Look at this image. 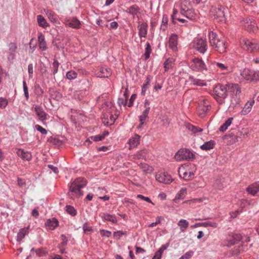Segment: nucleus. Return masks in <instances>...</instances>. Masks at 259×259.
<instances>
[{
	"mask_svg": "<svg viewBox=\"0 0 259 259\" xmlns=\"http://www.w3.org/2000/svg\"><path fill=\"white\" fill-rule=\"evenodd\" d=\"M209 38L210 45L214 51L220 54L226 52L227 45L224 37H219L216 33L211 31L209 33Z\"/></svg>",
	"mask_w": 259,
	"mask_h": 259,
	"instance_id": "obj_1",
	"label": "nucleus"
},
{
	"mask_svg": "<svg viewBox=\"0 0 259 259\" xmlns=\"http://www.w3.org/2000/svg\"><path fill=\"white\" fill-rule=\"evenodd\" d=\"M87 180L81 177L76 179L69 186V192L71 194L78 197H80L83 195V192L81 189L85 187L87 185Z\"/></svg>",
	"mask_w": 259,
	"mask_h": 259,
	"instance_id": "obj_2",
	"label": "nucleus"
},
{
	"mask_svg": "<svg viewBox=\"0 0 259 259\" xmlns=\"http://www.w3.org/2000/svg\"><path fill=\"white\" fill-rule=\"evenodd\" d=\"M227 87L221 84H217L213 89L214 97L220 104L224 103V99L228 96Z\"/></svg>",
	"mask_w": 259,
	"mask_h": 259,
	"instance_id": "obj_3",
	"label": "nucleus"
},
{
	"mask_svg": "<svg viewBox=\"0 0 259 259\" xmlns=\"http://www.w3.org/2000/svg\"><path fill=\"white\" fill-rule=\"evenodd\" d=\"M211 12L214 19L218 20L219 22H225L226 20V14L229 12V10L227 8L218 5L213 7Z\"/></svg>",
	"mask_w": 259,
	"mask_h": 259,
	"instance_id": "obj_4",
	"label": "nucleus"
},
{
	"mask_svg": "<svg viewBox=\"0 0 259 259\" xmlns=\"http://www.w3.org/2000/svg\"><path fill=\"white\" fill-rule=\"evenodd\" d=\"M192 47L200 53L204 54L207 49V44L205 39L201 37L195 38L192 42Z\"/></svg>",
	"mask_w": 259,
	"mask_h": 259,
	"instance_id": "obj_5",
	"label": "nucleus"
},
{
	"mask_svg": "<svg viewBox=\"0 0 259 259\" xmlns=\"http://www.w3.org/2000/svg\"><path fill=\"white\" fill-rule=\"evenodd\" d=\"M175 158L178 161L193 159L195 155L187 149H180L175 155Z\"/></svg>",
	"mask_w": 259,
	"mask_h": 259,
	"instance_id": "obj_6",
	"label": "nucleus"
},
{
	"mask_svg": "<svg viewBox=\"0 0 259 259\" xmlns=\"http://www.w3.org/2000/svg\"><path fill=\"white\" fill-rule=\"evenodd\" d=\"M241 23L248 31L255 32L258 30V26L252 18H244L241 21Z\"/></svg>",
	"mask_w": 259,
	"mask_h": 259,
	"instance_id": "obj_7",
	"label": "nucleus"
},
{
	"mask_svg": "<svg viewBox=\"0 0 259 259\" xmlns=\"http://www.w3.org/2000/svg\"><path fill=\"white\" fill-rule=\"evenodd\" d=\"M210 105L207 100L204 99L200 101L197 108L198 115L201 117H204L209 110Z\"/></svg>",
	"mask_w": 259,
	"mask_h": 259,
	"instance_id": "obj_8",
	"label": "nucleus"
},
{
	"mask_svg": "<svg viewBox=\"0 0 259 259\" xmlns=\"http://www.w3.org/2000/svg\"><path fill=\"white\" fill-rule=\"evenodd\" d=\"M242 47L249 52L259 51V44L255 41H251L248 39H243L241 42Z\"/></svg>",
	"mask_w": 259,
	"mask_h": 259,
	"instance_id": "obj_9",
	"label": "nucleus"
},
{
	"mask_svg": "<svg viewBox=\"0 0 259 259\" xmlns=\"http://www.w3.org/2000/svg\"><path fill=\"white\" fill-rule=\"evenodd\" d=\"M191 67L192 69L195 71H202L206 70L207 68L202 60L198 58H194L193 60V64L191 65Z\"/></svg>",
	"mask_w": 259,
	"mask_h": 259,
	"instance_id": "obj_10",
	"label": "nucleus"
},
{
	"mask_svg": "<svg viewBox=\"0 0 259 259\" xmlns=\"http://www.w3.org/2000/svg\"><path fill=\"white\" fill-rule=\"evenodd\" d=\"M180 15L184 16L191 21L195 20L196 19V14L193 9L185 10L182 7L181 8Z\"/></svg>",
	"mask_w": 259,
	"mask_h": 259,
	"instance_id": "obj_11",
	"label": "nucleus"
},
{
	"mask_svg": "<svg viewBox=\"0 0 259 259\" xmlns=\"http://www.w3.org/2000/svg\"><path fill=\"white\" fill-rule=\"evenodd\" d=\"M178 36L175 33L170 35L168 39V47L173 52H176L178 50Z\"/></svg>",
	"mask_w": 259,
	"mask_h": 259,
	"instance_id": "obj_12",
	"label": "nucleus"
},
{
	"mask_svg": "<svg viewBox=\"0 0 259 259\" xmlns=\"http://www.w3.org/2000/svg\"><path fill=\"white\" fill-rule=\"evenodd\" d=\"M156 179L160 183L166 184H169L172 181L170 176L165 172H162L156 175Z\"/></svg>",
	"mask_w": 259,
	"mask_h": 259,
	"instance_id": "obj_13",
	"label": "nucleus"
},
{
	"mask_svg": "<svg viewBox=\"0 0 259 259\" xmlns=\"http://www.w3.org/2000/svg\"><path fill=\"white\" fill-rule=\"evenodd\" d=\"M74 29H79L81 26L80 21L76 17L69 18L66 20V26Z\"/></svg>",
	"mask_w": 259,
	"mask_h": 259,
	"instance_id": "obj_14",
	"label": "nucleus"
},
{
	"mask_svg": "<svg viewBox=\"0 0 259 259\" xmlns=\"http://www.w3.org/2000/svg\"><path fill=\"white\" fill-rule=\"evenodd\" d=\"M150 107H146V108L143 111L142 115L140 116L139 121L140 123L139 125V128H141L143 124L146 123L147 121H148V114L150 112Z\"/></svg>",
	"mask_w": 259,
	"mask_h": 259,
	"instance_id": "obj_15",
	"label": "nucleus"
},
{
	"mask_svg": "<svg viewBox=\"0 0 259 259\" xmlns=\"http://www.w3.org/2000/svg\"><path fill=\"white\" fill-rule=\"evenodd\" d=\"M227 87V92L231 93L233 95L237 96L241 93V90L239 84L235 83H228L226 84Z\"/></svg>",
	"mask_w": 259,
	"mask_h": 259,
	"instance_id": "obj_16",
	"label": "nucleus"
},
{
	"mask_svg": "<svg viewBox=\"0 0 259 259\" xmlns=\"http://www.w3.org/2000/svg\"><path fill=\"white\" fill-rule=\"evenodd\" d=\"M253 73H254L253 70L245 68L241 71L240 75L246 80L253 81Z\"/></svg>",
	"mask_w": 259,
	"mask_h": 259,
	"instance_id": "obj_17",
	"label": "nucleus"
},
{
	"mask_svg": "<svg viewBox=\"0 0 259 259\" xmlns=\"http://www.w3.org/2000/svg\"><path fill=\"white\" fill-rule=\"evenodd\" d=\"M58 221L54 218L48 219L45 223L47 230H53L58 226Z\"/></svg>",
	"mask_w": 259,
	"mask_h": 259,
	"instance_id": "obj_18",
	"label": "nucleus"
},
{
	"mask_svg": "<svg viewBox=\"0 0 259 259\" xmlns=\"http://www.w3.org/2000/svg\"><path fill=\"white\" fill-rule=\"evenodd\" d=\"M16 154L24 160L29 161L32 158V155L30 152L24 151L22 149H18L16 151Z\"/></svg>",
	"mask_w": 259,
	"mask_h": 259,
	"instance_id": "obj_19",
	"label": "nucleus"
},
{
	"mask_svg": "<svg viewBox=\"0 0 259 259\" xmlns=\"http://www.w3.org/2000/svg\"><path fill=\"white\" fill-rule=\"evenodd\" d=\"M246 191L249 194L254 196L259 191V182H256L249 185L246 188Z\"/></svg>",
	"mask_w": 259,
	"mask_h": 259,
	"instance_id": "obj_20",
	"label": "nucleus"
},
{
	"mask_svg": "<svg viewBox=\"0 0 259 259\" xmlns=\"http://www.w3.org/2000/svg\"><path fill=\"white\" fill-rule=\"evenodd\" d=\"M34 111L37 116L39 117L40 120L42 122L47 119V113L43 110L41 107L39 106H36L34 107Z\"/></svg>",
	"mask_w": 259,
	"mask_h": 259,
	"instance_id": "obj_21",
	"label": "nucleus"
},
{
	"mask_svg": "<svg viewBox=\"0 0 259 259\" xmlns=\"http://www.w3.org/2000/svg\"><path fill=\"white\" fill-rule=\"evenodd\" d=\"M139 36L140 37H146L147 34L148 25L146 23H142L138 26Z\"/></svg>",
	"mask_w": 259,
	"mask_h": 259,
	"instance_id": "obj_22",
	"label": "nucleus"
},
{
	"mask_svg": "<svg viewBox=\"0 0 259 259\" xmlns=\"http://www.w3.org/2000/svg\"><path fill=\"white\" fill-rule=\"evenodd\" d=\"M37 41L38 48L40 50L44 51L47 50L45 38L42 33L38 34Z\"/></svg>",
	"mask_w": 259,
	"mask_h": 259,
	"instance_id": "obj_23",
	"label": "nucleus"
},
{
	"mask_svg": "<svg viewBox=\"0 0 259 259\" xmlns=\"http://www.w3.org/2000/svg\"><path fill=\"white\" fill-rule=\"evenodd\" d=\"M111 74V69L107 67H102L100 68L99 71L97 73L99 77L104 78L108 77Z\"/></svg>",
	"mask_w": 259,
	"mask_h": 259,
	"instance_id": "obj_24",
	"label": "nucleus"
},
{
	"mask_svg": "<svg viewBox=\"0 0 259 259\" xmlns=\"http://www.w3.org/2000/svg\"><path fill=\"white\" fill-rule=\"evenodd\" d=\"M140 8L137 5H133L128 8L125 12L132 15L134 17L140 13Z\"/></svg>",
	"mask_w": 259,
	"mask_h": 259,
	"instance_id": "obj_25",
	"label": "nucleus"
},
{
	"mask_svg": "<svg viewBox=\"0 0 259 259\" xmlns=\"http://www.w3.org/2000/svg\"><path fill=\"white\" fill-rule=\"evenodd\" d=\"M214 65L221 71H223V74H227L231 71V68L226 64L219 62H214Z\"/></svg>",
	"mask_w": 259,
	"mask_h": 259,
	"instance_id": "obj_26",
	"label": "nucleus"
},
{
	"mask_svg": "<svg viewBox=\"0 0 259 259\" xmlns=\"http://www.w3.org/2000/svg\"><path fill=\"white\" fill-rule=\"evenodd\" d=\"M191 82V84L197 86L203 87L206 85V83L204 82V80L195 78L194 76L190 75L189 76L188 80Z\"/></svg>",
	"mask_w": 259,
	"mask_h": 259,
	"instance_id": "obj_27",
	"label": "nucleus"
},
{
	"mask_svg": "<svg viewBox=\"0 0 259 259\" xmlns=\"http://www.w3.org/2000/svg\"><path fill=\"white\" fill-rule=\"evenodd\" d=\"M241 234L239 233L233 234L232 235H230V238L228 239V241L230 242V245L237 243L241 240Z\"/></svg>",
	"mask_w": 259,
	"mask_h": 259,
	"instance_id": "obj_28",
	"label": "nucleus"
},
{
	"mask_svg": "<svg viewBox=\"0 0 259 259\" xmlns=\"http://www.w3.org/2000/svg\"><path fill=\"white\" fill-rule=\"evenodd\" d=\"M101 217L104 220L111 222L113 223H116L117 220L116 217L112 214H110L107 213H103L100 215Z\"/></svg>",
	"mask_w": 259,
	"mask_h": 259,
	"instance_id": "obj_29",
	"label": "nucleus"
},
{
	"mask_svg": "<svg viewBox=\"0 0 259 259\" xmlns=\"http://www.w3.org/2000/svg\"><path fill=\"white\" fill-rule=\"evenodd\" d=\"M174 65V59L172 58H168L166 59L163 63V67L164 68L165 71H168L171 69Z\"/></svg>",
	"mask_w": 259,
	"mask_h": 259,
	"instance_id": "obj_30",
	"label": "nucleus"
},
{
	"mask_svg": "<svg viewBox=\"0 0 259 259\" xmlns=\"http://www.w3.org/2000/svg\"><path fill=\"white\" fill-rule=\"evenodd\" d=\"M140 137L138 135H135L133 137L130 139L128 143L131 148L137 147L139 144Z\"/></svg>",
	"mask_w": 259,
	"mask_h": 259,
	"instance_id": "obj_31",
	"label": "nucleus"
},
{
	"mask_svg": "<svg viewBox=\"0 0 259 259\" xmlns=\"http://www.w3.org/2000/svg\"><path fill=\"white\" fill-rule=\"evenodd\" d=\"M215 145V142L213 140H210L209 141L205 142L204 144L200 146V149L203 150H208L213 148L214 146Z\"/></svg>",
	"mask_w": 259,
	"mask_h": 259,
	"instance_id": "obj_32",
	"label": "nucleus"
},
{
	"mask_svg": "<svg viewBox=\"0 0 259 259\" xmlns=\"http://www.w3.org/2000/svg\"><path fill=\"white\" fill-rule=\"evenodd\" d=\"M46 14L48 19L53 22L56 23L58 21L57 16L55 13L50 10H45Z\"/></svg>",
	"mask_w": 259,
	"mask_h": 259,
	"instance_id": "obj_33",
	"label": "nucleus"
},
{
	"mask_svg": "<svg viewBox=\"0 0 259 259\" xmlns=\"http://www.w3.org/2000/svg\"><path fill=\"white\" fill-rule=\"evenodd\" d=\"M139 166L142 170L146 174H151L153 171L152 166L145 163H141Z\"/></svg>",
	"mask_w": 259,
	"mask_h": 259,
	"instance_id": "obj_34",
	"label": "nucleus"
},
{
	"mask_svg": "<svg viewBox=\"0 0 259 259\" xmlns=\"http://www.w3.org/2000/svg\"><path fill=\"white\" fill-rule=\"evenodd\" d=\"M233 117H229L224 123H223L219 128V131L221 132H224L226 131L228 127L231 125Z\"/></svg>",
	"mask_w": 259,
	"mask_h": 259,
	"instance_id": "obj_35",
	"label": "nucleus"
},
{
	"mask_svg": "<svg viewBox=\"0 0 259 259\" xmlns=\"http://www.w3.org/2000/svg\"><path fill=\"white\" fill-rule=\"evenodd\" d=\"M37 21L39 26L40 27L46 28L48 26V24L46 19L42 16L40 15L37 16Z\"/></svg>",
	"mask_w": 259,
	"mask_h": 259,
	"instance_id": "obj_36",
	"label": "nucleus"
},
{
	"mask_svg": "<svg viewBox=\"0 0 259 259\" xmlns=\"http://www.w3.org/2000/svg\"><path fill=\"white\" fill-rule=\"evenodd\" d=\"M182 232H184L189 226V222L184 219H181L178 224Z\"/></svg>",
	"mask_w": 259,
	"mask_h": 259,
	"instance_id": "obj_37",
	"label": "nucleus"
},
{
	"mask_svg": "<svg viewBox=\"0 0 259 259\" xmlns=\"http://www.w3.org/2000/svg\"><path fill=\"white\" fill-rule=\"evenodd\" d=\"M152 77L148 75L146 77V82L143 85L142 88V94L145 95L146 91L149 87Z\"/></svg>",
	"mask_w": 259,
	"mask_h": 259,
	"instance_id": "obj_38",
	"label": "nucleus"
},
{
	"mask_svg": "<svg viewBox=\"0 0 259 259\" xmlns=\"http://www.w3.org/2000/svg\"><path fill=\"white\" fill-rule=\"evenodd\" d=\"M179 175L180 177H182V175L183 176V178L186 180L188 181L192 179L194 176V173L192 171H184L182 174H181V171H179Z\"/></svg>",
	"mask_w": 259,
	"mask_h": 259,
	"instance_id": "obj_39",
	"label": "nucleus"
},
{
	"mask_svg": "<svg viewBox=\"0 0 259 259\" xmlns=\"http://www.w3.org/2000/svg\"><path fill=\"white\" fill-rule=\"evenodd\" d=\"M151 52L152 49L151 45L149 42H147L146 44L145 52L144 54L145 60H147L150 58Z\"/></svg>",
	"mask_w": 259,
	"mask_h": 259,
	"instance_id": "obj_40",
	"label": "nucleus"
},
{
	"mask_svg": "<svg viewBox=\"0 0 259 259\" xmlns=\"http://www.w3.org/2000/svg\"><path fill=\"white\" fill-rule=\"evenodd\" d=\"M28 228H23L20 230L17 235V240L20 241L22 240L25 236L28 234Z\"/></svg>",
	"mask_w": 259,
	"mask_h": 259,
	"instance_id": "obj_41",
	"label": "nucleus"
},
{
	"mask_svg": "<svg viewBox=\"0 0 259 259\" xmlns=\"http://www.w3.org/2000/svg\"><path fill=\"white\" fill-rule=\"evenodd\" d=\"M186 194L187 189L186 188H182L177 193L176 198L178 199H183L185 198Z\"/></svg>",
	"mask_w": 259,
	"mask_h": 259,
	"instance_id": "obj_42",
	"label": "nucleus"
},
{
	"mask_svg": "<svg viewBox=\"0 0 259 259\" xmlns=\"http://www.w3.org/2000/svg\"><path fill=\"white\" fill-rule=\"evenodd\" d=\"M186 127L189 131H192L193 133H196L197 132H200L202 131V128H199L190 123H188L186 125Z\"/></svg>",
	"mask_w": 259,
	"mask_h": 259,
	"instance_id": "obj_43",
	"label": "nucleus"
},
{
	"mask_svg": "<svg viewBox=\"0 0 259 259\" xmlns=\"http://www.w3.org/2000/svg\"><path fill=\"white\" fill-rule=\"evenodd\" d=\"M66 211L71 216H75L76 215L77 211L74 207L71 205H66Z\"/></svg>",
	"mask_w": 259,
	"mask_h": 259,
	"instance_id": "obj_44",
	"label": "nucleus"
},
{
	"mask_svg": "<svg viewBox=\"0 0 259 259\" xmlns=\"http://www.w3.org/2000/svg\"><path fill=\"white\" fill-rule=\"evenodd\" d=\"M201 227H212L213 228H215L218 227V224L214 222H205L203 223H201Z\"/></svg>",
	"mask_w": 259,
	"mask_h": 259,
	"instance_id": "obj_45",
	"label": "nucleus"
},
{
	"mask_svg": "<svg viewBox=\"0 0 259 259\" xmlns=\"http://www.w3.org/2000/svg\"><path fill=\"white\" fill-rule=\"evenodd\" d=\"M77 77V73L74 71H69L66 73V78L69 80H72L76 78Z\"/></svg>",
	"mask_w": 259,
	"mask_h": 259,
	"instance_id": "obj_46",
	"label": "nucleus"
},
{
	"mask_svg": "<svg viewBox=\"0 0 259 259\" xmlns=\"http://www.w3.org/2000/svg\"><path fill=\"white\" fill-rule=\"evenodd\" d=\"M126 231H118L114 232L113 237L116 239L119 240L122 235H126Z\"/></svg>",
	"mask_w": 259,
	"mask_h": 259,
	"instance_id": "obj_47",
	"label": "nucleus"
},
{
	"mask_svg": "<svg viewBox=\"0 0 259 259\" xmlns=\"http://www.w3.org/2000/svg\"><path fill=\"white\" fill-rule=\"evenodd\" d=\"M146 156V151L142 150L137 152L135 155V158L137 159L144 158Z\"/></svg>",
	"mask_w": 259,
	"mask_h": 259,
	"instance_id": "obj_48",
	"label": "nucleus"
},
{
	"mask_svg": "<svg viewBox=\"0 0 259 259\" xmlns=\"http://www.w3.org/2000/svg\"><path fill=\"white\" fill-rule=\"evenodd\" d=\"M254 103V100L251 101L250 102H248L246 103V104L245 105L244 107V111L245 112H249L251 111V109L252 108V107Z\"/></svg>",
	"mask_w": 259,
	"mask_h": 259,
	"instance_id": "obj_49",
	"label": "nucleus"
},
{
	"mask_svg": "<svg viewBox=\"0 0 259 259\" xmlns=\"http://www.w3.org/2000/svg\"><path fill=\"white\" fill-rule=\"evenodd\" d=\"M235 139H233V143H235L241 140L242 132L239 130H235Z\"/></svg>",
	"mask_w": 259,
	"mask_h": 259,
	"instance_id": "obj_50",
	"label": "nucleus"
},
{
	"mask_svg": "<svg viewBox=\"0 0 259 259\" xmlns=\"http://www.w3.org/2000/svg\"><path fill=\"white\" fill-rule=\"evenodd\" d=\"M193 254L194 252L193 251H189L186 252L179 259H189Z\"/></svg>",
	"mask_w": 259,
	"mask_h": 259,
	"instance_id": "obj_51",
	"label": "nucleus"
},
{
	"mask_svg": "<svg viewBox=\"0 0 259 259\" xmlns=\"http://www.w3.org/2000/svg\"><path fill=\"white\" fill-rule=\"evenodd\" d=\"M23 90H24V92L25 97L26 98V99L27 100L29 98V93H28V88H27V84H26L25 81H23Z\"/></svg>",
	"mask_w": 259,
	"mask_h": 259,
	"instance_id": "obj_52",
	"label": "nucleus"
},
{
	"mask_svg": "<svg viewBox=\"0 0 259 259\" xmlns=\"http://www.w3.org/2000/svg\"><path fill=\"white\" fill-rule=\"evenodd\" d=\"M35 128L40 132L43 135H46L47 133V131L46 129L42 127H41L40 125L38 124H36L35 125Z\"/></svg>",
	"mask_w": 259,
	"mask_h": 259,
	"instance_id": "obj_53",
	"label": "nucleus"
},
{
	"mask_svg": "<svg viewBox=\"0 0 259 259\" xmlns=\"http://www.w3.org/2000/svg\"><path fill=\"white\" fill-rule=\"evenodd\" d=\"M48 141L50 143H53V144L57 146H59L61 144V142L59 140L53 137H51L50 139H49Z\"/></svg>",
	"mask_w": 259,
	"mask_h": 259,
	"instance_id": "obj_54",
	"label": "nucleus"
},
{
	"mask_svg": "<svg viewBox=\"0 0 259 259\" xmlns=\"http://www.w3.org/2000/svg\"><path fill=\"white\" fill-rule=\"evenodd\" d=\"M9 50L11 53L15 52L17 49V47L16 44L14 42H11L9 45Z\"/></svg>",
	"mask_w": 259,
	"mask_h": 259,
	"instance_id": "obj_55",
	"label": "nucleus"
},
{
	"mask_svg": "<svg viewBox=\"0 0 259 259\" xmlns=\"http://www.w3.org/2000/svg\"><path fill=\"white\" fill-rule=\"evenodd\" d=\"M127 100L124 98H119L118 99V104L119 106H125L126 105Z\"/></svg>",
	"mask_w": 259,
	"mask_h": 259,
	"instance_id": "obj_56",
	"label": "nucleus"
},
{
	"mask_svg": "<svg viewBox=\"0 0 259 259\" xmlns=\"http://www.w3.org/2000/svg\"><path fill=\"white\" fill-rule=\"evenodd\" d=\"M8 104V101L6 99L1 98H0V107L5 108Z\"/></svg>",
	"mask_w": 259,
	"mask_h": 259,
	"instance_id": "obj_57",
	"label": "nucleus"
},
{
	"mask_svg": "<svg viewBox=\"0 0 259 259\" xmlns=\"http://www.w3.org/2000/svg\"><path fill=\"white\" fill-rule=\"evenodd\" d=\"M137 198H140L143 200H145L148 202H149V203H151L152 204H153L151 199L149 198V197H145L142 195H141V194H139L137 195Z\"/></svg>",
	"mask_w": 259,
	"mask_h": 259,
	"instance_id": "obj_58",
	"label": "nucleus"
},
{
	"mask_svg": "<svg viewBox=\"0 0 259 259\" xmlns=\"http://www.w3.org/2000/svg\"><path fill=\"white\" fill-rule=\"evenodd\" d=\"M136 97V94H133L130 99V101L128 103V107H131L133 105L134 101L135 100Z\"/></svg>",
	"mask_w": 259,
	"mask_h": 259,
	"instance_id": "obj_59",
	"label": "nucleus"
},
{
	"mask_svg": "<svg viewBox=\"0 0 259 259\" xmlns=\"http://www.w3.org/2000/svg\"><path fill=\"white\" fill-rule=\"evenodd\" d=\"M259 81V71L254 70V73H253V81Z\"/></svg>",
	"mask_w": 259,
	"mask_h": 259,
	"instance_id": "obj_60",
	"label": "nucleus"
},
{
	"mask_svg": "<svg viewBox=\"0 0 259 259\" xmlns=\"http://www.w3.org/2000/svg\"><path fill=\"white\" fill-rule=\"evenodd\" d=\"M101 232H102L103 233L102 234V236H106L107 237H109L111 235V232L109 231H107V230H101Z\"/></svg>",
	"mask_w": 259,
	"mask_h": 259,
	"instance_id": "obj_61",
	"label": "nucleus"
},
{
	"mask_svg": "<svg viewBox=\"0 0 259 259\" xmlns=\"http://www.w3.org/2000/svg\"><path fill=\"white\" fill-rule=\"evenodd\" d=\"M53 68H54V70H53V74H55L57 72V71H58V67L59 66V63L56 61H55L54 62V63H53Z\"/></svg>",
	"mask_w": 259,
	"mask_h": 259,
	"instance_id": "obj_62",
	"label": "nucleus"
},
{
	"mask_svg": "<svg viewBox=\"0 0 259 259\" xmlns=\"http://www.w3.org/2000/svg\"><path fill=\"white\" fill-rule=\"evenodd\" d=\"M91 139L95 142L100 141L102 140L103 139L101 135H96L91 137Z\"/></svg>",
	"mask_w": 259,
	"mask_h": 259,
	"instance_id": "obj_63",
	"label": "nucleus"
},
{
	"mask_svg": "<svg viewBox=\"0 0 259 259\" xmlns=\"http://www.w3.org/2000/svg\"><path fill=\"white\" fill-rule=\"evenodd\" d=\"M36 254H37L39 256H44L46 252L44 250L41 249H38L35 251Z\"/></svg>",
	"mask_w": 259,
	"mask_h": 259,
	"instance_id": "obj_64",
	"label": "nucleus"
}]
</instances>
